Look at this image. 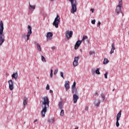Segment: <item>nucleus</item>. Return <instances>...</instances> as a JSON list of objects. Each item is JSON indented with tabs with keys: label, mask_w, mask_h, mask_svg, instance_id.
Instances as JSON below:
<instances>
[{
	"label": "nucleus",
	"mask_w": 129,
	"mask_h": 129,
	"mask_svg": "<svg viewBox=\"0 0 129 129\" xmlns=\"http://www.w3.org/2000/svg\"><path fill=\"white\" fill-rule=\"evenodd\" d=\"M97 25H98V27H99V26L101 25V22H100V21H98Z\"/></svg>",
	"instance_id": "ea45409f"
},
{
	"label": "nucleus",
	"mask_w": 129,
	"mask_h": 129,
	"mask_svg": "<svg viewBox=\"0 0 129 129\" xmlns=\"http://www.w3.org/2000/svg\"><path fill=\"white\" fill-rule=\"evenodd\" d=\"M78 127H76L75 129H78Z\"/></svg>",
	"instance_id": "09e8293b"
},
{
	"label": "nucleus",
	"mask_w": 129,
	"mask_h": 129,
	"mask_svg": "<svg viewBox=\"0 0 129 129\" xmlns=\"http://www.w3.org/2000/svg\"><path fill=\"white\" fill-rule=\"evenodd\" d=\"M118 120H116V125L117 127H118L119 126V122H118Z\"/></svg>",
	"instance_id": "c756f323"
},
{
	"label": "nucleus",
	"mask_w": 129,
	"mask_h": 129,
	"mask_svg": "<svg viewBox=\"0 0 129 129\" xmlns=\"http://www.w3.org/2000/svg\"><path fill=\"white\" fill-rule=\"evenodd\" d=\"M71 2L72 5V9L71 10V13L72 14H74L77 12V1L76 0H69Z\"/></svg>",
	"instance_id": "7ed1b4c3"
},
{
	"label": "nucleus",
	"mask_w": 129,
	"mask_h": 129,
	"mask_svg": "<svg viewBox=\"0 0 129 129\" xmlns=\"http://www.w3.org/2000/svg\"><path fill=\"white\" fill-rule=\"evenodd\" d=\"M50 93H53V91L52 90H50L49 91Z\"/></svg>",
	"instance_id": "49530a36"
},
{
	"label": "nucleus",
	"mask_w": 129,
	"mask_h": 129,
	"mask_svg": "<svg viewBox=\"0 0 129 129\" xmlns=\"http://www.w3.org/2000/svg\"><path fill=\"white\" fill-rule=\"evenodd\" d=\"M37 121H38V119H35V120H34V123H35V122H37Z\"/></svg>",
	"instance_id": "a18cd8bd"
},
{
	"label": "nucleus",
	"mask_w": 129,
	"mask_h": 129,
	"mask_svg": "<svg viewBox=\"0 0 129 129\" xmlns=\"http://www.w3.org/2000/svg\"><path fill=\"white\" fill-rule=\"evenodd\" d=\"M72 35H73V31H67L66 32V37L67 39H70L72 37Z\"/></svg>",
	"instance_id": "1a4fd4ad"
},
{
	"label": "nucleus",
	"mask_w": 129,
	"mask_h": 129,
	"mask_svg": "<svg viewBox=\"0 0 129 129\" xmlns=\"http://www.w3.org/2000/svg\"><path fill=\"white\" fill-rule=\"evenodd\" d=\"M122 6V5L118 4V6L116 7L115 13H116L117 15H119V13H121L122 15V12L121 11V8H122V6Z\"/></svg>",
	"instance_id": "39448f33"
},
{
	"label": "nucleus",
	"mask_w": 129,
	"mask_h": 129,
	"mask_svg": "<svg viewBox=\"0 0 129 129\" xmlns=\"http://www.w3.org/2000/svg\"><path fill=\"white\" fill-rule=\"evenodd\" d=\"M72 88H76V82H74L73 85L72 86Z\"/></svg>",
	"instance_id": "393cba45"
},
{
	"label": "nucleus",
	"mask_w": 129,
	"mask_h": 129,
	"mask_svg": "<svg viewBox=\"0 0 129 129\" xmlns=\"http://www.w3.org/2000/svg\"><path fill=\"white\" fill-rule=\"evenodd\" d=\"M46 90H49L50 89V86H49V84H47L46 88Z\"/></svg>",
	"instance_id": "f704fd0d"
},
{
	"label": "nucleus",
	"mask_w": 129,
	"mask_h": 129,
	"mask_svg": "<svg viewBox=\"0 0 129 129\" xmlns=\"http://www.w3.org/2000/svg\"><path fill=\"white\" fill-rule=\"evenodd\" d=\"M9 83V87L10 90L12 91V90H14V88H15V86H14V81H13V80H10L8 81Z\"/></svg>",
	"instance_id": "0eeeda50"
},
{
	"label": "nucleus",
	"mask_w": 129,
	"mask_h": 129,
	"mask_svg": "<svg viewBox=\"0 0 129 129\" xmlns=\"http://www.w3.org/2000/svg\"><path fill=\"white\" fill-rule=\"evenodd\" d=\"M121 116V111H119V112L118 113V114L116 115V120H119V119L120 118Z\"/></svg>",
	"instance_id": "dca6fc26"
},
{
	"label": "nucleus",
	"mask_w": 129,
	"mask_h": 129,
	"mask_svg": "<svg viewBox=\"0 0 129 129\" xmlns=\"http://www.w3.org/2000/svg\"><path fill=\"white\" fill-rule=\"evenodd\" d=\"M54 121V119L53 118L49 119L48 120V122H53Z\"/></svg>",
	"instance_id": "473e14b6"
},
{
	"label": "nucleus",
	"mask_w": 129,
	"mask_h": 129,
	"mask_svg": "<svg viewBox=\"0 0 129 129\" xmlns=\"http://www.w3.org/2000/svg\"><path fill=\"white\" fill-rule=\"evenodd\" d=\"M28 100V99L27 98V97H24L23 98V105L24 106H26V104H27V100Z\"/></svg>",
	"instance_id": "6ab92c4d"
},
{
	"label": "nucleus",
	"mask_w": 129,
	"mask_h": 129,
	"mask_svg": "<svg viewBox=\"0 0 129 129\" xmlns=\"http://www.w3.org/2000/svg\"><path fill=\"white\" fill-rule=\"evenodd\" d=\"M115 44L114 43H112L111 44V49L110 52V54H113L114 53V50H115Z\"/></svg>",
	"instance_id": "4468645a"
},
{
	"label": "nucleus",
	"mask_w": 129,
	"mask_h": 129,
	"mask_svg": "<svg viewBox=\"0 0 129 129\" xmlns=\"http://www.w3.org/2000/svg\"><path fill=\"white\" fill-rule=\"evenodd\" d=\"M50 76L51 78H52L53 77V70H52V69L50 70Z\"/></svg>",
	"instance_id": "c85d7f7f"
},
{
	"label": "nucleus",
	"mask_w": 129,
	"mask_h": 129,
	"mask_svg": "<svg viewBox=\"0 0 129 129\" xmlns=\"http://www.w3.org/2000/svg\"><path fill=\"white\" fill-rule=\"evenodd\" d=\"M29 7L33 10H35L36 9V5H31L30 3H29Z\"/></svg>",
	"instance_id": "b1692460"
},
{
	"label": "nucleus",
	"mask_w": 129,
	"mask_h": 129,
	"mask_svg": "<svg viewBox=\"0 0 129 129\" xmlns=\"http://www.w3.org/2000/svg\"><path fill=\"white\" fill-rule=\"evenodd\" d=\"M60 76L62 78H64V73L63 72H60Z\"/></svg>",
	"instance_id": "72a5a7b5"
},
{
	"label": "nucleus",
	"mask_w": 129,
	"mask_h": 129,
	"mask_svg": "<svg viewBox=\"0 0 129 129\" xmlns=\"http://www.w3.org/2000/svg\"><path fill=\"white\" fill-rule=\"evenodd\" d=\"M87 39H88V37L86 35H83L82 39L81 41H82V42H85V40H87Z\"/></svg>",
	"instance_id": "412c9836"
},
{
	"label": "nucleus",
	"mask_w": 129,
	"mask_h": 129,
	"mask_svg": "<svg viewBox=\"0 0 129 129\" xmlns=\"http://www.w3.org/2000/svg\"><path fill=\"white\" fill-rule=\"evenodd\" d=\"M95 22H96L95 19H94L93 20L91 21V23L93 25H95Z\"/></svg>",
	"instance_id": "c9c22d12"
},
{
	"label": "nucleus",
	"mask_w": 129,
	"mask_h": 129,
	"mask_svg": "<svg viewBox=\"0 0 129 129\" xmlns=\"http://www.w3.org/2000/svg\"><path fill=\"white\" fill-rule=\"evenodd\" d=\"M35 45H36L38 51L41 52L42 51V48H41V46L40 45H39V44L37 42H35Z\"/></svg>",
	"instance_id": "f3484780"
},
{
	"label": "nucleus",
	"mask_w": 129,
	"mask_h": 129,
	"mask_svg": "<svg viewBox=\"0 0 129 129\" xmlns=\"http://www.w3.org/2000/svg\"><path fill=\"white\" fill-rule=\"evenodd\" d=\"M108 74V72L105 73V74H104V77L105 78V79H107V75Z\"/></svg>",
	"instance_id": "2f4dec72"
},
{
	"label": "nucleus",
	"mask_w": 129,
	"mask_h": 129,
	"mask_svg": "<svg viewBox=\"0 0 129 129\" xmlns=\"http://www.w3.org/2000/svg\"><path fill=\"white\" fill-rule=\"evenodd\" d=\"M60 116H64V110H61L60 113Z\"/></svg>",
	"instance_id": "bb28decb"
},
{
	"label": "nucleus",
	"mask_w": 129,
	"mask_h": 129,
	"mask_svg": "<svg viewBox=\"0 0 129 129\" xmlns=\"http://www.w3.org/2000/svg\"><path fill=\"white\" fill-rule=\"evenodd\" d=\"M88 106H86L85 108V110H88Z\"/></svg>",
	"instance_id": "c03bdc74"
},
{
	"label": "nucleus",
	"mask_w": 129,
	"mask_h": 129,
	"mask_svg": "<svg viewBox=\"0 0 129 129\" xmlns=\"http://www.w3.org/2000/svg\"><path fill=\"white\" fill-rule=\"evenodd\" d=\"M79 99V97L77 94H74L73 95V101L74 103H76L77 102V100Z\"/></svg>",
	"instance_id": "ddd939ff"
},
{
	"label": "nucleus",
	"mask_w": 129,
	"mask_h": 129,
	"mask_svg": "<svg viewBox=\"0 0 129 129\" xmlns=\"http://www.w3.org/2000/svg\"><path fill=\"white\" fill-rule=\"evenodd\" d=\"M109 62V60H108V59L107 58H104V61H103V64H107Z\"/></svg>",
	"instance_id": "5701e85b"
},
{
	"label": "nucleus",
	"mask_w": 129,
	"mask_h": 129,
	"mask_svg": "<svg viewBox=\"0 0 129 129\" xmlns=\"http://www.w3.org/2000/svg\"><path fill=\"white\" fill-rule=\"evenodd\" d=\"M5 34H4V23L3 21L0 22V46H2L5 42Z\"/></svg>",
	"instance_id": "f03ea898"
},
{
	"label": "nucleus",
	"mask_w": 129,
	"mask_h": 129,
	"mask_svg": "<svg viewBox=\"0 0 129 129\" xmlns=\"http://www.w3.org/2000/svg\"><path fill=\"white\" fill-rule=\"evenodd\" d=\"M41 60L42 62H46V58H45V57L43 55L41 56Z\"/></svg>",
	"instance_id": "a878e982"
},
{
	"label": "nucleus",
	"mask_w": 129,
	"mask_h": 129,
	"mask_svg": "<svg viewBox=\"0 0 129 129\" xmlns=\"http://www.w3.org/2000/svg\"><path fill=\"white\" fill-rule=\"evenodd\" d=\"M52 37H53V33L52 32H48L46 35L47 41L52 40Z\"/></svg>",
	"instance_id": "9d476101"
},
{
	"label": "nucleus",
	"mask_w": 129,
	"mask_h": 129,
	"mask_svg": "<svg viewBox=\"0 0 129 129\" xmlns=\"http://www.w3.org/2000/svg\"><path fill=\"white\" fill-rule=\"evenodd\" d=\"M64 87L66 88V91H68L70 89V85H69V81H66L64 84Z\"/></svg>",
	"instance_id": "f8f14e48"
},
{
	"label": "nucleus",
	"mask_w": 129,
	"mask_h": 129,
	"mask_svg": "<svg viewBox=\"0 0 129 129\" xmlns=\"http://www.w3.org/2000/svg\"><path fill=\"white\" fill-rule=\"evenodd\" d=\"M58 69H56L55 71H54V75H56V73H58Z\"/></svg>",
	"instance_id": "e433bc0d"
},
{
	"label": "nucleus",
	"mask_w": 129,
	"mask_h": 129,
	"mask_svg": "<svg viewBox=\"0 0 129 129\" xmlns=\"http://www.w3.org/2000/svg\"><path fill=\"white\" fill-rule=\"evenodd\" d=\"M101 96L102 98L103 99V100H104L105 99V96H104V94H101Z\"/></svg>",
	"instance_id": "7c9ffc66"
},
{
	"label": "nucleus",
	"mask_w": 129,
	"mask_h": 129,
	"mask_svg": "<svg viewBox=\"0 0 129 129\" xmlns=\"http://www.w3.org/2000/svg\"><path fill=\"white\" fill-rule=\"evenodd\" d=\"M95 69H92V73H93V74H94V73H95Z\"/></svg>",
	"instance_id": "4c0bfd02"
},
{
	"label": "nucleus",
	"mask_w": 129,
	"mask_h": 129,
	"mask_svg": "<svg viewBox=\"0 0 129 129\" xmlns=\"http://www.w3.org/2000/svg\"><path fill=\"white\" fill-rule=\"evenodd\" d=\"M32 34V27L31 26L28 25V33L26 35V37L27 38V41H29L30 40V36H31Z\"/></svg>",
	"instance_id": "423d86ee"
},
{
	"label": "nucleus",
	"mask_w": 129,
	"mask_h": 129,
	"mask_svg": "<svg viewBox=\"0 0 129 129\" xmlns=\"http://www.w3.org/2000/svg\"><path fill=\"white\" fill-rule=\"evenodd\" d=\"M112 91H114V89H113L112 90Z\"/></svg>",
	"instance_id": "3c124183"
},
{
	"label": "nucleus",
	"mask_w": 129,
	"mask_h": 129,
	"mask_svg": "<svg viewBox=\"0 0 129 129\" xmlns=\"http://www.w3.org/2000/svg\"><path fill=\"white\" fill-rule=\"evenodd\" d=\"M59 24H60V16L57 14L56 17L55 18L53 23V25L54 26L55 28H59Z\"/></svg>",
	"instance_id": "20e7f679"
},
{
	"label": "nucleus",
	"mask_w": 129,
	"mask_h": 129,
	"mask_svg": "<svg viewBox=\"0 0 129 129\" xmlns=\"http://www.w3.org/2000/svg\"><path fill=\"white\" fill-rule=\"evenodd\" d=\"M51 49H52V50H55V46H52V47H51Z\"/></svg>",
	"instance_id": "37998d69"
},
{
	"label": "nucleus",
	"mask_w": 129,
	"mask_h": 129,
	"mask_svg": "<svg viewBox=\"0 0 129 129\" xmlns=\"http://www.w3.org/2000/svg\"><path fill=\"white\" fill-rule=\"evenodd\" d=\"M95 102H97V103H95V106H99V105L100 104V100H97L95 101Z\"/></svg>",
	"instance_id": "aec40b11"
},
{
	"label": "nucleus",
	"mask_w": 129,
	"mask_h": 129,
	"mask_svg": "<svg viewBox=\"0 0 129 129\" xmlns=\"http://www.w3.org/2000/svg\"><path fill=\"white\" fill-rule=\"evenodd\" d=\"M96 95H97V96H98V93H97V92H96V93H95V96H96Z\"/></svg>",
	"instance_id": "de8ad7c7"
},
{
	"label": "nucleus",
	"mask_w": 129,
	"mask_h": 129,
	"mask_svg": "<svg viewBox=\"0 0 129 129\" xmlns=\"http://www.w3.org/2000/svg\"><path fill=\"white\" fill-rule=\"evenodd\" d=\"M92 54H95V52L94 51H90V55H92Z\"/></svg>",
	"instance_id": "a19ab883"
},
{
	"label": "nucleus",
	"mask_w": 129,
	"mask_h": 129,
	"mask_svg": "<svg viewBox=\"0 0 129 129\" xmlns=\"http://www.w3.org/2000/svg\"><path fill=\"white\" fill-rule=\"evenodd\" d=\"M72 92L73 94H77V89H76V88H72Z\"/></svg>",
	"instance_id": "a211bd4d"
},
{
	"label": "nucleus",
	"mask_w": 129,
	"mask_h": 129,
	"mask_svg": "<svg viewBox=\"0 0 129 129\" xmlns=\"http://www.w3.org/2000/svg\"><path fill=\"white\" fill-rule=\"evenodd\" d=\"M41 104L42 110L41 111V115L42 117H45V114L47 112V109L49 107V104L50 101H49V98L47 96H44L41 98Z\"/></svg>",
	"instance_id": "f257e3e1"
},
{
	"label": "nucleus",
	"mask_w": 129,
	"mask_h": 129,
	"mask_svg": "<svg viewBox=\"0 0 129 129\" xmlns=\"http://www.w3.org/2000/svg\"><path fill=\"white\" fill-rule=\"evenodd\" d=\"M80 59V57L79 56H76L74 58V60L73 62V65L74 67H76V66H78V61Z\"/></svg>",
	"instance_id": "6e6552de"
},
{
	"label": "nucleus",
	"mask_w": 129,
	"mask_h": 129,
	"mask_svg": "<svg viewBox=\"0 0 129 129\" xmlns=\"http://www.w3.org/2000/svg\"><path fill=\"white\" fill-rule=\"evenodd\" d=\"M51 1V2H54V1H55V0H50Z\"/></svg>",
	"instance_id": "8fccbe9b"
},
{
	"label": "nucleus",
	"mask_w": 129,
	"mask_h": 129,
	"mask_svg": "<svg viewBox=\"0 0 129 129\" xmlns=\"http://www.w3.org/2000/svg\"><path fill=\"white\" fill-rule=\"evenodd\" d=\"M95 72H96V74H98V75H100V72H99V69H97L96 70Z\"/></svg>",
	"instance_id": "cd10ccee"
},
{
	"label": "nucleus",
	"mask_w": 129,
	"mask_h": 129,
	"mask_svg": "<svg viewBox=\"0 0 129 129\" xmlns=\"http://www.w3.org/2000/svg\"><path fill=\"white\" fill-rule=\"evenodd\" d=\"M118 2L120 5H122V0H118Z\"/></svg>",
	"instance_id": "58836bf2"
},
{
	"label": "nucleus",
	"mask_w": 129,
	"mask_h": 129,
	"mask_svg": "<svg viewBox=\"0 0 129 129\" xmlns=\"http://www.w3.org/2000/svg\"><path fill=\"white\" fill-rule=\"evenodd\" d=\"M12 77L13 79L14 78L15 80H17V79H18V72L13 73V74L12 75Z\"/></svg>",
	"instance_id": "2eb2a0df"
},
{
	"label": "nucleus",
	"mask_w": 129,
	"mask_h": 129,
	"mask_svg": "<svg viewBox=\"0 0 129 129\" xmlns=\"http://www.w3.org/2000/svg\"><path fill=\"white\" fill-rule=\"evenodd\" d=\"M91 11L92 12V13H94V9H91Z\"/></svg>",
	"instance_id": "79ce46f5"
},
{
	"label": "nucleus",
	"mask_w": 129,
	"mask_h": 129,
	"mask_svg": "<svg viewBox=\"0 0 129 129\" xmlns=\"http://www.w3.org/2000/svg\"><path fill=\"white\" fill-rule=\"evenodd\" d=\"M81 43H82V41H81V40H78V41H77V42L76 43L75 46V50H77V49H78V48H79V46H80V45H81Z\"/></svg>",
	"instance_id": "9b49d317"
},
{
	"label": "nucleus",
	"mask_w": 129,
	"mask_h": 129,
	"mask_svg": "<svg viewBox=\"0 0 129 129\" xmlns=\"http://www.w3.org/2000/svg\"><path fill=\"white\" fill-rule=\"evenodd\" d=\"M58 106L60 109H62L63 108V103L62 102H59L58 104Z\"/></svg>",
	"instance_id": "4be33fe9"
}]
</instances>
